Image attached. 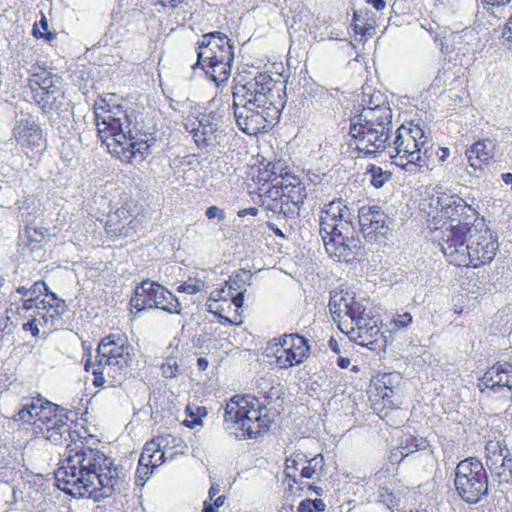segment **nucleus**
Returning a JSON list of instances; mask_svg holds the SVG:
<instances>
[{
	"label": "nucleus",
	"instance_id": "obj_56",
	"mask_svg": "<svg viewBox=\"0 0 512 512\" xmlns=\"http://www.w3.org/2000/svg\"><path fill=\"white\" fill-rule=\"evenodd\" d=\"M16 298L11 295L10 296V306L6 309V317L9 319L11 316L19 315L23 317L21 314L20 305L15 302Z\"/></svg>",
	"mask_w": 512,
	"mask_h": 512
},
{
	"label": "nucleus",
	"instance_id": "obj_25",
	"mask_svg": "<svg viewBox=\"0 0 512 512\" xmlns=\"http://www.w3.org/2000/svg\"><path fill=\"white\" fill-rule=\"evenodd\" d=\"M251 278L252 274L249 270L241 269L235 275H232L228 281H226L227 289L233 292V294H231L232 303L237 308H241L243 305L246 286Z\"/></svg>",
	"mask_w": 512,
	"mask_h": 512
},
{
	"label": "nucleus",
	"instance_id": "obj_8",
	"mask_svg": "<svg viewBox=\"0 0 512 512\" xmlns=\"http://www.w3.org/2000/svg\"><path fill=\"white\" fill-rule=\"evenodd\" d=\"M433 143L419 124L410 122L403 124L396 130L392 142L387 148L393 163L408 172H413L417 167L427 166L424 158L431 156Z\"/></svg>",
	"mask_w": 512,
	"mask_h": 512
},
{
	"label": "nucleus",
	"instance_id": "obj_19",
	"mask_svg": "<svg viewBox=\"0 0 512 512\" xmlns=\"http://www.w3.org/2000/svg\"><path fill=\"white\" fill-rule=\"evenodd\" d=\"M498 142L492 138H482L473 142L465 150V156L468 160L469 167L473 172L468 171L470 175L477 176V171H482L483 167L488 165L493 159Z\"/></svg>",
	"mask_w": 512,
	"mask_h": 512
},
{
	"label": "nucleus",
	"instance_id": "obj_34",
	"mask_svg": "<svg viewBox=\"0 0 512 512\" xmlns=\"http://www.w3.org/2000/svg\"><path fill=\"white\" fill-rule=\"evenodd\" d=\"M46 233H47L46 228L27 227L25 229V237L27 238L26 245L29 247L31 252L41 248L42 242L45 239Z\"/></svg>",
	"mask_w": 512,
	"mask_h": 512
},
{
	"label": "nucleus",
	"instance_id": "obj_60",
	"mask_svg": "<svg viewBox=\"0 0 512 512\" xmlns=\"http://www.w3.org/2000/svg\"><path fill=\"white\" fill-rule=\"evenodd\" d=\"M223 293H227V295L233 294L230 290L227 289V287H223L220 289H215L210 293V300L213 301H220V300H226V296H223Z\"/></svg>",
	"mask_w": 512,
	"mask_h": 512
},
{
	"label": "nucleus",
	"instance_id": "obj_23",
	"mask_svg": "<svg viewBox=\"0 0 512 512\" xmlns=\"http://www.w3.org/2000/svg\"><path fill=\"white\" fill-rule=\"evenodd\" d=\"M220 56V60L206 61V63L200 65L205 74L214 81L218 87L228 81L234 60V54L228 55L225 53Z\"/></svg>",
	"mask_w": 512,
	"mask_h": 512
},
{
	"label": "nucleus",
	"instance_id": "obj_62",
	"mask_svg": "<svg viewBox=\"0 0 512 512\" xmlns=\"http://www.w3.org/2000/svg\"><path fill=\"white\" fill-rule=\"evenodd\" d=\"M37 300L38 299L23 298L22 299V306H20L21 312L22 311L28 312L31 309H33L34 307L40 309L41 306L38 304Z\"/></svg>",
	"mask_w": 512,
	"mask_h": 512
},
{
	"label": "nucleus",
	"instance_id": "obj_40",
	"mask_svg": "<svg viewBox=\"0 0 512 512\" xmlns=\"http://www.w3.org/2000/svg\"><path fill=\"white\" fill-rule=\"evenodd\" d=\"M325 357V362L329 366H333L336 364L340 369H346L351 364V360L347 353H327L323 352Z\"/></svg>",
	"mask_w": 512,
	"mask_h": 512
},
{
	"label": "nucleus",
	"instance_id": "obj_32",
	"mask_svg": "<svg viewBox=\"0 0 512 512\" xmlns=\"http://www.w3.org/2000/svg\"><path fill=\"white\" fill-rule=\"evenodd\" d=\"M57 405L51 402H42L39 399V409H38V418H36V429L35 432L39 433L42 429H44L47 425L52 422V419L56 417H60L61 415L57 414Z\"/></svg>",
	"mask_w": 512,
	"mask_h": 512
},
{
	"label": "nucleus",
	"instance_id": "obj_38",
	"mask_svg": "<svg viewBox=\"0 0 512 512\" xmlns=\"http://www.w3.org/2000/svg\"><path fill=\"white\" fill-rule=\"evenodd\" d=\"M150 442L155 443V451L153 452V459H152V469L157 468L158 466L162 465L165 462V453L163 451V448L168 445V440L164 436H158L151 440Z\"/></svg>",
	"mask_w": 512,
	"mask_h": 512
},
{
	"label": "nucleus",
	"instance_id": "obj_61",
	"mask_svg": "<svg viewBox=\"0 0 512 512\" xmlns=\"http://www.w3.org/2000/svg\"><path fill=\"white\" fill-rule=\"evenodd\" d=\"M503 456L504 453L497 454L496 456H488V459H486V465L489 471H493V467L501 466V462L504 460Z\"/></svg>",
	"mask_w": 512,
	"mask_h": 512
},
{
	"label": "nucleus",
	"instance_id": "obj_43",
	"mask_svg": "<svg viewBox=\"0 0 512 512\" xmlns=\"http://www.w3.org/2000/svg\"><path fill=\"white\" fill-rule=\"evenodd\" d=\"M205 286L204 281L199 279L187 280L178 286L177 291L181 293L196 294L203 290Z\"/></svg>",
	"mask_w": 512,
	"mask_h": 512
},
{
	"label": "nucleus",
	"instance_id": "obj_21",
	"mask_svg": "<svg viewBox=\"0 0 512 512\" xmlns=\"http://www.w3.org/2000/svg\"><path fill=\"white\" fill-rule=\"evenodd\" d=\"M14 135L17 142L22 146L39 147L43 142L42 129L31 116L17 121Z\"/></svg>",
	"mask_w": 512,
	"mask_h": 512
},
{
	"label": "nucleus",
	"instance_id": "obj_33",
	"mask_svg": "<svg viewBox=\"0 0 512 512\" xmlns=\"http://www.w3.org/2000/svg\"><path fill=\"white\" fill-rule=\"evenodd\" d=\"M305 463H307V457L303 453H295L287 458L284 470L286 478L291 479L293 483H298V471Z\"/></svg>",
	"mask_w": 512,
	"mask_h": 512
},
{
	"label": "nucleus",
	"instance_id": "obj_7",
	"mask_svg": "<svg viewBox=\"0 0 512 512\" xmlns=\"http://www.w3.org/2000/svg\"><path fill=\"white\" fill-rule=\"evenodd\" d=\"M345 210L341 199L332 200L322 208V244L334 262H350L359 255V240L343 235V230L349 228L343 220Z\"/></svg>",
	"mask_w": 512,
	"mask_h": 512
},
{
	"label": "nucleus",
	"instance_id": "obj_12",
	"mask_svg": "<svg viewBox=\"0 0 512 512\" xmlns=\"http://www.w3.org/2000/svg\"><path fill=\"white\" fill-rule=\"evenodd\" d=\"M471 232L466 253V265L472 264L477 267L491 262L497 254L499 244L497 237L487 227L485 219H475Z\"/></svg>",
	"mask_w": 512,
	"mask_h": 512
},
{
	"label": "nucleus",
	"instance_id": "obj_55",
	"mask_svg": "<svg viewBox=\"0 0 512 512\" xmlns=\"http://www.w3.org/2000/svg\"><path fill=\"white\" fill-rule=\"evenodd\" d=\"M205 215L208 219L217 218L219 221H223L225 219V212L218 208L217 206H210L207 208Z\"/></svg>",
	"mask_w": 512,
	"mask_h": 512
},
{
	"label": "nucleus",
	"instance_id": "obj_45",
	"mask_svg": "<svg viewBox=\"0 0 512 512\" xmlns=\"http://www.w3.org/2000/svg\"><path fill=\"white\" fill-rule=\"evenodd\" d=\"M274 181H276V183L267 189L264 194V199L267 201L284 200L282 180L277 181V178H275Z\"/></svg>",
	"mask_w": 512,
	"mask_h": 512
},
{
	"label": "nucleus",
	"instance_id": "obj_35",
	"mask_svg": "<svg viewBox=\"0 0 512 512\" xmlns=\"http://www.w3.org/2000/svg\"><path fill=\"white\" fill-rule=\"evenodd\" d=\"M367 174L370 176V183L376 189L384 186L391 179V173L383 170L380 166L370 164L367 168Z\"/></svg>",
	"mask_w": 512,
	"mask_h": 512
},
{
	"label": "nucleus",
	"instance_id": "obj_2",
	"mask_svg": "<svg viewBox=\"0 0 512 512\" xmlns=\"http://www.w3.org/2000/svg\"><path fill=\"white\" fill-rule=\"evenodd\" d=\"M270 75L257 73L245 83L233 87L236 123L248 135L267 132L280 116V94Z\"/></svg>",
	"mask_w": 512,
	"mask_h": 512
},
{
	"label": "nucleus",
	"instance_id": "obj_64",
	"mask_svg": "<svg viewBox=\"0 0 512 512\" xmlns=\"http://www.w3.org/2000/svg\"><path fill=\"white\" fill-rule=\"evenodd\" d=\"M503 461L501 462V466L506 470H512V456L509 452V449H507L503 456Z\"/></svg>",
	"mask_w": 512,
	"mask_h": 512
},
{
	"label": "nucleus",
	"instance_id": "obj_1",
	"mask_svg": "<svg viewBox=\"0 0 512 512\" xmlns=\"http://www.w3.org/2000/svg\"><path fill=\"white\" fill-rule=\"evenodd\" d=\"M67 453L55 472L57 485L65 493L98 501L125 488L123 469L102 451L86 447L80 440L75 447L68 444Z\"/></svg>",
	"mask_w": 512,
	"mask_h": 512
},
{
	"label": "nucleus",
	"instance_id": "obj_20",
	"mask_svg": "<svg viewBox=\"0 0 512 512\" xmlns=\"http://www.w3.org/2000/svg\"><path fill=\"white\" fill-rule=\"evenodd\" d=\"M479 389L483 392L485 389H491L498 392L506 387L512 389V364H497L488 369L479 383Z\"/></svg>",
	"mask_w": 512,
	"mask_h": 512
},
{
	"label": "nucleus",
	"instance_id": "obj_59",
	"mask_svg": "<svg viewBox=\"0 0 512 512\" xmlns=\"http://www.w3.org/2000/svg\"><path fill=\"white\" fill-rule=\"evenodd\" d=\"M502 37L507 42L509 49H512V15L509 17L504 27Z\"/></svg>",
	"mask_w": 512,
	"mask_h": 512
},
{
	"label": "nucleus",
	"instance_id": "obj_13",
	"mask_svg": "<svg viewBox=\"0 0 512 512\" xmlns=\"http://www.w3.org/2000/svg\"><path fill=\"white\" fill-rule=\"evenodd\" d=\"M269 344L267 355L273 354L280 368H289L300 364L309 353L307 339L299 335H284L278 342L276 339Z\"/></svg>",
	"mask_w": 512,
	"mask_h": 512
},
{
	"label": "nucleus",
	"instance_id": "obj_27",
	"mask_svg": "<svg viewBox=\"0 0 512 512\" xmlns=\"http://www.w3.org/2000/svg\"><path fill=\"white\" fill-rule=\"evenodd\" d=\"M57 83L59 78L48 72H41L34 74L30 79V86L33 91H42V94L46 96V102L48 103L50 98L55 100L54 94L58 91Z\"/></svg>",
	"mask_w": 512,
	"mask_h": 512
},
{
	"label": "nucleus",
	"instance_id": "obj_51",
	"mask_svg": "<svg viewBox=\"0 0 512 512\" xmlns=\"http://www.w3.org/2000/svg\"><path fill=\"white\" fill-rule=\"evenodd\" d=\"M507 449L506 446H502L500 441H488L485 446L486 459H488V456H496L497 454L505 453Z\"/></svg>",
	"mask_w": 512,
	"mask_h": 512
},
{
	"label": "nucleus",
	"instance_id": "obj_17",
	"mask_svg": "<svg viewBox=\"0 0 512 512\" xmlns=\"http://www.w3.org/2000/svg\"><path fill=\"white\" fill-rule=\"evenodd\" d=\"M361 232L365 238L385 236L390 230L391 221L387 214L377 205L362 206L358 211Z\"/></svg>",
	"mask_w": 512,
	"mask_h": 512
},
{
	"label": "nucleus",
	"instance_id": "obj_46",
	"mask_svg": "<svg viewBox=\"0 0 512 512\" xmlns=\"http://www.w3.org/2000/svg\"><path fill=\"white\" fill-rule=\"evenodd\" d=\"M492 477L497 480L499 485L512 483V470H506L502 466L493 467L490 471Z\"/></svg>",
	"mask_w": 512,
	"mask_h": 512
},
{
	"label": "nucleus",
	"instance_id": "obj_26",
	"mask_svg": "<svg viewBox=\"0 0 512 512\" xmlns=\"http://www.w3.org/2000/svg\"><path fill=\"white\" fill-rule=\"evenodd\" d=\"M432 201L435 204V209L440 213V216L446 219L453 215V211H455L457 207L464 206V198L450 192H437L436 196L432 198Z\"/></svg>",
	"mask_w": 512,
	"mask_h": 512
},
{
	"label": "nucleus",
	"instance_id": "obj_31",
	"mask_svg": "<svg viewBox=\"0 0 512 512\" xmlns=\"http://www.w3.org/2000/svg\"><path fill=\"white\" fill-rule=\"evenodd\" d=\"M39 399L28 400L22 403L19 411L13 416L15 421L25 424H32L36 429V418H38Z\"/></svg>",
	"mask_w": 512,
	"mask_h": 512
},
{
	"label": "nucleus",
	"instance_id": "obj_24",
	"mask_svg": "<svg viewBox=\"0 0 512 512\" xmlns=\"http://www.w3.org/2000/svg\"><path fill=\"white\" fill-rule=\"evenodd\" d=\"M284 199L290 200V202L299 207L303 205L307 199L306 188L302 185L300 179L297 176H291L287 173L285 176L281 175Z\"/></svg>",
	"mask_w": 512,
	"mask_h": 512
},
{
	"label": "nucleus",
	"instance_id": "obj_5",
	"mask_svg": "<svg viewBox=\"0 0 512 512\" xmlns=\"http://www.w3.org/2000/svg\"><path fill=\"white\" fill-rule=\"evenodd\" d=\"M328 307L333 321L350 341L370 350L376 349L382 334L366 300H356L348 291H332Z\"/></svg>",
	"mask_w": 512,
	"mask_h": 512
},
{
	"label": "nucleus",
	"instance_id": "obj_10",
	"mask_svg": "<svg viewBox=\"0 0 512 512\" xmlns=\"http://www.w3.org/2000/svg\"><path fill=\"white\" fill-rule=\"evenodd\" d=\"M454 485L463 501L477 504L488 495L489 481L483 463L475 457L460 461L455 469Z\"/></svg>",
	"mask_w": 512,
	"mask_h": 512
},
{
	"label": "nucleus",
	"instance_id": "obj_63",
	"mask_svg": "<svg viewBox=\"0 0 512 512\" xmlns=\"http://www.w3.org/2000/svg\"><path fill=\"white\" fill-rule=\"evenodd\" d=\"M111 221H108L106 223V231L111 235V236H116V237H121V236H127V233L123 231L124 229V226H122V228H113L112 224L110 223Z\"/></svg>",
	"mask_w": 512,
	"mask_h": 512
},
{
	"label": "nucleus",
	"instance_id": "obj_3",
	"mask_svg": "<svg viewBox=\"0 0 512 512\" xmlns=\"http://www.w3.org/2000/svg\"><path fill=\"white\" fill-rule=\"evenodd\" d=\"M98 134L108 151L121 161H141L149 153L154 139H142L133 133L132 121L121 105L111 106L105 98L95 101Z\"/></svg>",
	"mask_w": 512,
	"mask_h": 512
},
{
	"label": "nucleus",
	"instance_id": "obj_9",
	"mask_svg": "<svg viewBox=\"0 0 512 512\" xmlns=\"http://www.w3.org/2000/svg\"><path fill=\"white\" fill-rule=\"evenodd\" d=\"M224 421L241 432L238 437L250 439L267 431L272 422L265 405L251 395L233 396L226 404Z\"/></svg>",
	"mask_w": 512,
	"mask_h": 512
},
{
	"label": "nucleus",
	"instance_id": "obj_50",
	"mask_svg": "<svg viewBox=\"0 0 512 512\" xmlns=\"http://www.w3.org/2000/svg\"><path fill=\"white\" fill-rule=\"evenodd\" d=\"M185 0H150L155 7L160 6L167 13H172L176 7Z\"/></svg>",
	"mask_w": 512,
	"mask_h": 512
},
{
	"label": "nucleus",
	"instance_id": "obj_58",
	"mask_svg": "<svg viewBox=\"0 0 512 512\" xmlns=\"http://www.w3.org/2000/svg\"><path fill=\"white\" fill-rule=\"evenodd\" d=\"M22 329L26 332H30L33 337H38L40 330L36 324L35 316H32L31 320H28L22 325Z\"/></svg>",
	"mask_w": 512,
	"mask_h": 512
},
{
	"label": "nucleus",
	"instance_id": "obj_15",
	"mask_svg": "<svg viewBox=\"0 0 512 512\" xmlns=\"http://www.w3.org/2000/svg\"><path fill=\"white\" fill-rule=\"evenodd\" d=\"M184 126L186 131L192 134L197 147L201 149L220 145L225 137L223 131L219 130L213 112L201 114L196 119H187Z\"/></svg>",
	"mask_w": 512,
	"mask_h": 512
},
{
	"label": "nucleus",
	"instance_id": "obj_30",
	"mask_svg": "<svg viewBox=\"0 0 512 512\" xmlns=\"http://www.w3.org/2000/svg\"><path fill=\"white\" fill-rule=\"evenodd\" d=\"M479 207L475 206V199L467 197L464 199V206L457 207L455 211H453V215L448 219L451 222H470V225L474 222L475 219H484V217H479Z\"/></svg>",
	"mask_w": 512,
	"mask_h": 512
},
{
	"label": "nucleus",
	"instance_id": "obj_52",
	"mask_svg": "<svg viewBox=\"0 0 512 512\" xmlns=\"http://www.w3.org/2000/svg\"><path fill=\"white\" fill-rule=\"evenodd\" d=\"M284 200H275V201H267L266 199L262 200V206H264L267 210L272 211L273 213L284 214L287 215V210H283Z\"/></svg>",
	"mask_w": 512,
	"mask_h": 512
},
{
	"label": "nucleus",
	"instance_id": "obj_44",
	"mask_svg": "<svg viewBox=\"0 0 512 512\" xmlns=\"http://www.w3.org/2000/svg\"><path fill=\"white\" fill-rule=\"evenodd\" d=\"M155 443L154 442H147L144 445V448L142 450V453L139 458L138 465L140 466H146L148 468L152 469V459H153V452L155 451Z\"/></svg>",
	"mask_w": 512,
	"mask_h": 512
},
{
	"label": "nucleus",
	"instance_id": "obj_47",
	"mask_svg": "<svg viewBox=\"0 0 512 512\" xmlns=\"http://www.w3.org/2000/svg\"><path fill=\"white\" fill-rule=\"evenodd\" d=\"M413 321V317L408 312L397 313L392 320L395 328L406 330Z\"/></svg>",
	"mask_w": 512,
	"mask_h": 512
},
{
	"label": "nucleus",
	"instance_id": "obj_54",
	"mask_svg": "<svg viewBox=\"0 0 512 512\" xmlns=\"http://www.w3.org/2000/svg\"><path fill=\"white\" fill-rule=\"evenodd\" d=\"M315 460H316V457L311 460L307 459L308 465L302 466L300 473H299V477L301 479L300 484H303L302 479H304V478L309 479L315 474V472H316L315 466H312V462Z\"/></svg>",
	"mask_w": 512,
	"mask_h": 512
},
{
	"label": "nucleus",
	"instance_id": "obj_18",
	"mask_svg": "<svg viewBox=\"0 0 512 512\" xmlns=\"http://www.w3.org/2000/svg\"><path fill=\"white\" fill-rule=\"evenodd\" d=\"M341 97L342 94L338 89L322 91V117L325 119L326 126L331 130L334 126L340 130H345L348 125Z\"/></svg>",
	"mask_w": 512,
	"mask_h": 512
},
{
	"label": "nucleus",
	"instance_id": "obj_37",
	"mask_svg": "<svg viewBox=\"0 0 512 512\" xmlns=\"http://www.w3.org/2000/svg\"><path fill=\"white\" fill-rule=\"evenodd\" d=\"M48 286L44 281L35 282L30 288H26L25 286H19L16 289V292L22 295L24 298H32L38 299L39 296L43 293V291L48 293Z\"/></svg>",
	"mask_w": 512,
	"mask_h": 512
},
{
	"label": "nucleus",
	"instance_id": "obj_4",
	"mask_svg": "<svg viewBox=\"0 0 512 512\" xmlns=\"http://www.w3.org/2000/svg\"><path fill=\"white\" fill-rule=\"evenodd\" d=\"M364 107L360 114L350 119L347 127L355 147L365 155L384 151L392 135V110L380 92L363 95Z\"/></svg>",
	"mask_w": 512,
	"mask_h": 512
},
{
	"label": "nucleus",
	"instance_id": "obj_57",
	"mask_svg": "<svg viewBox=\"0 0 512 512\" xmlns=\"http://www.w3.org/2000/svg\"><path fill=\"white\" fill-rule=\"evenodd\" d=\"M281 387L270 386L267 391H264V399L267 403H271L273 400L278 399L281 394Z\"/></svg>",
	"mask_w": 512,
	"mask_h": 512
},
{
	"label": "nucleus",
	"instance_id": "obj_28",
	"mask_svg": "<svg viewBox=\"0 0 512 512\" xmlns=\"http://www.w3.org/2000/svg\"><path fill=\"white\" fill-rule=\"evenodd\" d=\"M428 446V442L423 437L414 436L411 434L404 435L391 454V460L396 461L398 457L400 460L407 457L409 454L419 450H425Z\"/></svg>",
	"mask_w": 512,
	"mask_h": 512
},
{
	"label": "nucleus",
	"instance_id": "obj_22",
	"mask_svg": "<svg viewBox=\"0 0 512 512\" xmlns=\"http://www.w3.org/2000/svg\"><path fill=\"white\" fill-rule=\"evenodd\" d=\"M39 433L54 445L67 443V445L71 444L72 447H75V443H78L76 437H79V434L76 431H71L70 425L62 416L52 419V422Z\"/></svg>",
	"mask_w": 512,
	"mask_h": 512
},
{
	"label": "nucleus",
	"instance_id": "obj_6",
	"mask_svg": "<svg viewBox=\"0 0 512 512\" xmlns=\"http://www.w3.org/2000/svg\"><path fill=\"white\" fill-rule=\"evenodd\" d=\"M131 361V346L123 334H112L101 340L97 348L96 361L88 358L84 364L86 371L92 369L93 384L103 386L108 380L114 385L120 383L124 369Z\"/></svg>",
	"mask_w": 512,
	"mask_h": 512
},
{
	"label": "nucleus",
	"instance_id": "obj_39",
	"mask_svg": "<svg viewBox=\"0 0 512 512\" xmlns=\"http://www.w3.org/2000/svg\"><path fill=\"white\" fill-rule=\"evenodd\" d=\"M353 29L355 34L361 36L360 41L372 37L375 31V28L372 24L364 23L360 20L358 12H354Z\"/></svg>",
	"mask_w": 512,
	"mask_h": 512
},
{
	"label": "nucleus",
	"instance_id": "obj_48",
	"mask_svg": "<svg viewBox=\"0 0 512 512\" xmlns=\"http://www.w3.org/2000/svg\"><path fill=\"white\" fill-rule=\"evenodd\" d=\"M47 295L52 297L53 304H49V308L53 309L56 316L60 318L67 310V305L64 300L59 299L55 293L48 290Z\"/></svg>",
	"mask_w": 512,
	"mask_h": 512
},
{
	"label": "nucleus",
	"instance_id": "obj_49",
	"mask_svg": "<svg viewBox=\"0 0 512 512\" xmlns=\"http://www.w3.org/2000/svg\"><path fill=\"white\" fill-rule=\"evenodd\" d=\"M298 512H320V499H304L299 504Z\"/></svg>",
	"mask_w": 512,
	"mask_h": 512
},
{
	"label": "nucleus",
	"instance_id": "obj_53",
	"mask_svg": "<svg viewBox=\"0 0 512 512\" xmlns=\"http://www.w3.org/2000/svg\"><path fill=\"white\" fill-rule=\"evenodd\" d=\"M153 473V469L138 465L136 470V484L144 485L145 481H147L151 474Z\"/></svg>",
	"mask_w": 512,
	"mask_h": 512
},
{
	"label": "nucleus",
	"instance_id": "obj_29",
	"mask_svg": "<svg viewBox=\"0 0 512 512\" xmlns=\"http://www.w3.org/2000/svg\"><path fill=\"white\" fill-rule=\"evenodd\" d=\"M434 42L439 43L440 51L443 54H450L454 50L465 54L464 35L461 32H451L449 36L435 34Z\"/></svg>",
	"mask_w": 512,
	"mask_h": 512
},
{
	"label": "nucleus",
	"instance_id": "obj_42",
	"mask_svg": "<svg viewBox=\"0 0 512 512\" xmlns=\"http://www.w3.org/2000/svg\"><path fill=\"white\" fill-rule=\"evenodd\" d=\"M162 375L165 378H175L179 373V365L177 359L169 356L161 365Z\"/></svg>",
	"mask_w": 512,
	"mask_h": 512
},
{
	"label": "nucleus",
	"instance_id": "obj_11",
	"mask_svg": "<svg viewBox=\"0 0 512 512\" xmlns=\"http://www.w3.org/2000/svg\"><path fill=\"white\" fill-rule=\"evenodd\" d=\"M130 305L137 313L156 308L170 314L179 315L182 310L181 304L175 295L161 284L149 279L136 286Z\"/></svg>",
	"mask_w": 512,
	"mask_h": 512
},
{
	"label": "nucleus",
	"instance_id": "obj_36",
	"mask_svg": "<svg viewBox=\"0 0 512 512\" xmlns=\"http://www.w3.org/2000/svg\"><path fill=\"white\" fill-rule=\"evenodd\" d=\"M186 413L191 418L185 420L183 424L189 428H194L196 425L202 424V418L207 415V410L203 406H190L186 407Z\"/></svg>",
	"mask_w": 512,
	"mask_h": 512
},
{
	"label": "nucleus",
	"instance_id": "obj_16",
	"mask_svg": "<svg viewBox=\"0 0 512 512\" xmlns=\"http://www.w3.org/2000/svg\"><path fill=\"white\" fill-rule=\"evenodd\" d=\"M198 44L197 62L192 66L193 69L203 65L206 61L220 60L222 54H234L231 40L218 31L202 35Z\"/></svg>",
	"mask_w": 512,
	"mask_h": 512
},
{
	"label": "nucleus",
	"instance_id": "obj_14",
	"mask_svg": "<svg viewBox=\"0 0 512 512\" xmlns=\"http://www.w3.org/2000/svg\"><path fill=\"white\" fill-rule=\"evenodd\" d=\"M470 222L457 223L450 225L443 232L441 250L448 258L449 262L457 265H466V253L468 251L469 237L472 232Z\"/></svg>",
	"mask_w": 512,
	"mask_h": 512
},
{
	"label": "nucleus",
	"instance_id": "obj_41",
	"mask_svg": "<svg viewBox=\"0 0 512 512\" xmlns=\"http://www.w3.org/2000/svg\"><path fill=\"white\" fill-rule=\"evenodd\" d=\"M348 348H349L348 342L345 340L344 337L331 336L327 342V349L324 352L338 353V354L339 353H347Z\"/></svg>",
	"mask_w": 512,
	"mask_h": 512
}]
</instances>
